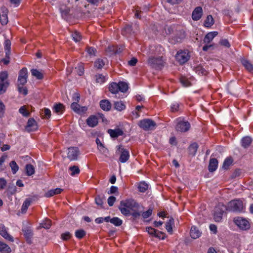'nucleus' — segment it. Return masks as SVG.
Here are the masks:
<instances>
[{
  "instance_id": "obj_1",
  "label": "nucleus",
  "mask_w": 253,
  "mask_h": 253,
  "mask_svg": "<svg viewBox=\"0 0 253 253\" xmlns=\"http://www.w3.org/2000/svg\"><path fill=\"white\" fill-rule=\"evenodd\" d=\"M138 204L132 199L122 201L120 202L119 210L125 215H130V210L133 211L134 208L138 207Z\"/></svg>"
},
{
  "instance_id": "obj_2",
  "label": "nucleus",
  "mask_w": 253,
  "mask_h": 253,
  "mask_svg": "<svg viewBox=\"0 0 253 253\" xmlns=\"http://www.w3.org/2000/svg\"><path fill=\"white\" fill-rule=\"evenodd\" d=\"M9 85L8 73L6 71L0 73V95L4 93Z\"/></svg>"
},
{
  "instance_id": "obj_3",
  "label": "nucleus",
  "mask_w": 253,
  "mask_h": 253,
  "mask_svg": "<svg viewBox=\"0 0 253 253\" xmlns=\"http://www.w3.org/2000/svg\"><path fill=\"white\" fill-rule=\"evenodd\" d=\"M226 209L227 211H241L243 209V202L239 200L231 201L228 204Z\"/></svg>"
},
{
  "instance_id": "obj_4",
  "label": "nucleus",
  "mask_w": 253,
  "mask_h": 253,
  "mask_svg": "<svg viewBox=\"0 0 253 253\" xmlns=\"http://www.w3.org/2000/svg\"><path fill=\"white\" fill-rule=\"evenodd\" d=\"M148 65L156 69H161L164 66V61L162 57H150L148 60Z\"/></svg>"
},
{
  "instance_id": "obj_5",
  "label": "nucleus",
  "mask_w": 253,
  "mask_h": 253,
  "mask_svg": "<svg viewBox=\"0 0 253 253\" xmlns=\"http://www.w3.org/2000/svg\"><path fill=\"white\" fill-rule=\"evenodd\" d=\"M190 57L189 52L187 50H179L175 55L176 61L181 65L187 62L189 60Z\"/></svg>"
},
{
  "instance_id": "obj_6",
  "label": "nucleus",
  "mask_w": 253,
  "mask_h": 253,
  "mask_svg": "<svg viewBox=\"0 0 253 253\" xmlns=\"http://www.w3.org/2000/svg\"><path fill=\"white\" fill-rule=\"evenodd\" d=\"M226 210V207L222 203H219L214 209V219L216 222H219L222 218L223 213L224 211Z\"/></svg>"
},
{
  "instance_id": "obj_7",
  "label": "nucleus",
  "mask_w": 253,
  "mask_h": 253,
  "mask_svg": "<svg viewBox=\"0 0 253 253\" xmlns=\"http://www.w3.org/2000/svg\"><path fill=\"white\" fill-rule=\"evenodd\" d=\"M139 126L145 130H153L156 126V124L151 119H146L139 122Z\"/></svg>"
},
{
  "instance_id": "obj_8",
  "label": "nucleus",
  "mask_w": 253,
  "mask_h": 253,
  "mask_svg": "<svg viewBox=\"0 0 253 253\" xmlns=\"http://www.w3.org/2000/svg\"><path fill=\"white\" fill-rule=\"evenodd\" d=\"M117 147V150L120 153L119 162L121 163L126 162L129 158V151L123 147L122 145L118 146Z\"/></svg>"
},
{
  "instance_id": "obj_9",
  "label": "nucleus",
  "mask_w": 253,
  "mask_h": 253,
  "mask_svg": "<svg viewBox=\"0 0 253 253\" xmlns=\"http://www.w3.org/2000/svg\"><path fill=\"white\" fill-rule=\"evenodd\" d=\"M190 127V125L187 121L178 120L176 124L175 129L177 131L184 132L188 131Z\"/></svg>"
},
{
  "instance_id": "obj_10",
  "label": "nucleus",
  "mask_w": 253,
  "mask_h": 253,
  "mask_svg": "<svg viewBox=\"0 0 253 253\" xmlns=\"http://www.w3.org/2000/svg\"><path fill=\"white\" fill-rule=\"evenodd\" d=\"M234 222L239 228L243 230H247L250 227L249 221L242 217H238L235 218Z\"/></svg>"
},
{
  "instance_id": "obj_11",
  "label": "nucleus",
  "mask_w": 253,
  "mask_h": 253,
  "mask_svg": "<svg viewBox=\"0 0 253 253\" xmlns=\"http://www.w3.org/2000/svg\"><path fill=\"white\" fill-rule=\"evenodd\" d=\"M28 71L26 68L24 67L20 70L18 78V84L23 85L27 82Z\"/></svg>"
},
{
  "instance_id": "obj_12",
  "label": "nucleus",
  "mask_w": 253,
  "mask_h": 253,
  "mask_svg": "<svg viewBox=\"0 0 253 253\" xmlns=\"http://www.w3.org/2000/svg\"><path fill=\"white\" fill-rule=\"evenodd\" d=\"M185 38V32L183 30H179L176 32L174 36L170 39V42L172 44L180 42Z\"/></svg>"
},
{
  "instance_id": "obj_13",
  "label": "nucleus",
  "mask_w": 253,
  "mask_h": 253,
  "mask_svg": "<svg viewBox=\"0 0 253 253\" xmlns=\"http://www.w3.org/2000/svg\"><path fill=\"white\" fill-rule=\"evenodd\" d=\"M38 128L37 123L35 120L33 118H30L27 123V125L25 126V130L30 132L31 131H35Z\"/></svg>"
},
{
  "instance_id": "obj_14",
  "label": "nucleus",
  "mask_w": 253,
  "mask_h": 253,
  "mask_svg": "<svg viewBox=\"0 0 253 253\" xmlns=\"http://www.w3.org/2000/svg\"><path fill=\"white\" fill-rule=\"evenodd\" d=\"M79 149L77 147H70L68 149V158L71 161L76 160L79 155Z\"/></svg>"
},
{
  "instance_id": "obj_15",
  "label": "nucleus",
  "mask_w": 253,
  "mask_h": 253,
  "mask_svg": "<svg viewBox=\"0 0 253 253\" xmlns=\"http://www.w3.org/2000/svg\"><path fill=\"white\" fill-rule=\"evenodd\" d=\"M203 15V9L201 6L196 7L192 13V19L198 21L201 19Z\"/></svg>"
},
{
  "instance_id": "obj_16",
  "label": "nucleus",
  "mask_w": 253,
  "mask_h": 253,
  "mask_svg": "<svg viewBox=\"0 0 253 253\" xmlns=\"http://www.w3.org/2000/svg\"><path fill=\"white\" fill-rule=\"evenodd\" d=\"M71 109L75 112L80 114L85 111L87 108L85 107H81L76 102H73L71 105Z\"/></svg>"
},
{
  "instance_id": "obj_17",
  "label": "nucleus",
  "mask_w": 253,
  "mask_h": 253,
  "mask_svg": "<svg viewBox=\"0 0 253 253\" xmlns=\"http://www.w3.org/2000/svg\"><path fill=\"white\" fill-rule=\"evenodd\" d=\"M86 124L91 127H94L98 124V119L94 115L90 116L86 121Z\"/></svg>"
},
{
  "instance_id": "obj_18",
  "label": "nucleus",
  "mask_w": 253,
  "mask_h": 253,
  "mask_svg": "<svg viewBox=\"0 0 253 253\" xmlns=\"http://www.w3.org/2000/svg\"><path fill=\"white\" fill-rule=\"evenodd\" d=\"M100 108L104 111H109L111 108V104L107 99L101 100L99 103Z\"/></svg>"
},
{
  "instance_id": "obj_19",
  "label": "nucleus",
  "mask_w": 253,
  "mask_h": 253,
  "mask_svg": "<svg viewBox=\"0 0 253 253\" xmlns=\"http://www.w3.org/2000/svg\"><path fill=\"white\" fill-rule=\"evenodd\" d=\"M218 35V32L216 31L208 33L204 39V42L206 44L210 43L213 38Z\"/></svg>"
},
{
  "instance_id": "obj_20",
  "label": "nucleus",
  "mask_w": 253,
  "mask_h": 253,
  "mask_svg": "<svg viewBox=\"0 0 253 253\" xmlns=\"http://www.w3.org/2000/svg\"><path fill=\"white\" fill-rule=\"evenodd\" d=\"M0 234L9 241H13L12 237L7 233L5 227L3 225H0Z\"/></svg>"
},
{
  "instance_id": "obj_21",
  "label": "nucleus",
  "mask_w": 253,
  "mask_h": 253,
  "mask_svg": "<svg viewBox=\"0 0 253 253\" xmlns=\"http://www.w3.org/2000/svg\"><path fill=\"white\" fill-rule=\"evenodd\" d=\"M218 161L216 159L212 158L210 159L208 167L209 170L210 172L214 171L217 168Z\"/></svg>"
},
{
  "instance_id": "obj_22",
  "label": "nucleus",
  "mask_w": 253,
  "mask_h": 253,
  "mask_svg": "<svg viewBox=\"0 0 253 253\" xmlns=\"http://www.w3.org/2000/svg\"><path fill=\"white\" fill-rule=\"evenodd\" d=\"M107 131L111 137L113 138H116L123 134V131L119 128L116 129H109Z\"/></svg>"
},
{
  "instance_id": "obj_23",
  "label": "nucleus",
  "mask_w": 253,
  "mask_h": 253,
  "mask_svg": "<svg viewBox=\"0 0 253 253\" xmlns=\"http://www.w3.org/2000/svg\"><path fill=\"white\" fill-rule=\"evenodd\" d=\"M242 65L250 73H253V65L249 60L243 59L241 60Z\"/></svg>"
},
{
  "instance_id": "obj_24",
  "label": "nucleus",
  "mask_w": 253,
  "mask_h": 253,
  "mask_svg": "<svg viewBox=\"0 0 253 253\" xmlns=\"http://www.w3.org/2000/svg\"><path fill=\"white\" fill-rule=\"evenodd\" d=\"M190 236L191 238L195 239L198 238L201 235V232L195 226H192L190 230Z\"/></svg>"
},
{
  "instance_id": "obj_25",
  "label": "nucleus",
  "mask_w": 253,
  "mask_h": 253,
  "mask_svg": "<svg viewBox=\"0 0 253 253\" xmlns=\"http://www.w3.org/2000/svg\"><path fill=\"white\" fill-rule=\"evenodd\" d=\"M24 235L26 239V240L28 243H31V239L32 238L33 234L31 229L29 228H26L22 230Z\"/></svg>"
},
{
  "instance_id": "obj_26",
  "label": "nucleus",
  "mask_w": 253,
  "mask_h": 253,
  "mask_svg": "<svg viewBox=\"0 0 253 253\" xmlns=\"http://www.w3.org/2000/svg\"><path fill=\"white\" fill-rule=\"evenodd\" d=\"M53 110L58 114H61L65 110L64 106L61 103L56 104L54 105Z\"/></svg>"
},
{
  "instance_id": "obj_27",
  "label": "nucleus",
  "mask_w": 253,
  "mask_h": 253,
  "mask_svg": "<svg viewBox=\"0 0 253 253\" xmlns=\"http://www.w3.org/2000/svg\"><path fill=\"white\" fill-rule=\"evenodd\" d=\"M10 248L6 244L0 241V252L1 253H9Z\"/></svg>"
},
{
  "instance_id": "obj_28",
  "label": "nucleus",
  "mask_w": 253,
  "mask_h": 253,
  "mask_svg": "<svg viewBox=\"0 0 253 253\" xmlns=\"http://www.w3.org/2000/svg\"><path fill=\"white\" fill-rule=\"evenodd\" d=\"M198 148V145L197 143H193L191 144L188 148L189 154L192 156H195L196 154Z\"/></svg>"
},
{
  "instance_id": "obj_29",
  "label": "nucleus",
  "mask_w": 253,
  "mask_h": 253,
  "mask_svg": "<svg viewBox=\"0 0 253 253\" xmlns=\"http://www.w3.org/2000/svg\"><path fill=\"white\" fill-rule=\"evenodd\" d=\"M10 46L11 42L8 40H6L4 42V49L5 50L6 57L9 58L10 55Z\"/></svg>"
},
{
  "instance_id": "obj_30",
  "label": "nucleus",
  "mask_w": 253,
  "mask_h": 253,
  "mask_svg": "<svg viewBox=\"0 0 253 253\" xmlns=\"http://www.w3.org/2000/svg\"><path fill=\"white\" fill-rule=\"evenodd\" d=\"M214 24V20L212 16L211 15H208L205 22H204V26L206 27H211Z\"/></svg>"
},
{
  "instance_id": "obj_31",
  "label": "nucleus",
  "mask_w": 253,
  "mask_h": 253,
  "mask_svg": "<svg viewBox=\"0 0 253 253\" xmlns=\"http://www.w3.org/2000/svg\"><path fill=\"white\" fill-rule=\"evenodd\" d=\"M252 140L249 136L244 137L242 139V146L244 148L248 147L251 144Z\"/></svg>"
},
{
  "instance_id": "obj_32",
  "label": "nucleus",
  "mask_w": 253,
  "mask_h": 253,
  "mask_svg": "<svg viewBox=\"0 0 253 253\" xmlns=\"http://www.w3.org/2000/svg\"><path fill=\"white\" fill-rule=\"evenodd\" d=\"M119 86L118 84L116 83H111L109 86V91L114 94H115L119 91Z\"/></svg>"
},
{
  "instance_id": "obj_33",
  "label": "nucleus",
  "mask_w": 253,
  "mask_h": 253,
  "mask_svg": "<svg viewBox=\"0 0 253 253\" xmlns=\"http://www.w3.org/2000/svg\"><path fill=\"white\" fill-rule=\"evenodd\" d=\"M26 173L27 175L31 176L35 173V168L31 164H27L25 167Z\"/></svg>"
},
{
  "instance_id": "obj_34",
  "label": "nucleus",
  "mask_w": 253,
  "mask_h": 253,
  "mask_svg": "<svg viewBox=\"0 0 253 253\" xmlns=\"http://www.w3.org/2000/svg\"><path fill=\"white\" fill-rule=\"evenodd\" d=\"M132 33V27L130 25H126L122 31V33L123 35L127 36L131 35Z\"/></svg>"
},
{
  "instance_id": "obj_35",
  "label": "nucleus",
  "mask_w": 253,
  "mask_h": 253,
  "mask_svg": "<svg viewBox=\"0 0 253 253\" xmlns=\"http://www.w3.org/2000/svg\"><path fill=\"white\" fill-rule=\"evenodd\" d=\"M126 106L122 101H117L114 103V108L119 111L124 110Z\"/></svg>"
},
{
  "instance_id": "obj_36",
  "label": "nucleus",
  "mask_w": 253,
  "mask_h": 253,
  "mask_svg": "<svg viewBox=\"0 0 253 253\" xmlns=\"http://www.w3.org/2000/svg\"><path fill=\"white\" fill-rule=\"evenodd\" d=\"M174 223V219L172 218H171L169 219V220L166 223V228L168 232L170 234H172V226Z\"/></svg>"
},
{
  "instance_id": "obj_37",
  "label": "nucleus",
  "mask_w": 253,
  "mask_h": 253,
  "mask_svg": "<svg viewBox=\"0 0 253 253\" xmlns=\"http://www.w3.org/2000/svg\"><path fill=\"white\" fill-rule=\"evenodd\" d=\"M105 198L104 195H97L95 198V203L101 208H103V200H105Z\"/></svg>"
},
{
  "instance_id": "obj_38",
  "label": "nucleus",
  "mask_w": 253,
  "mask_h": 253,
  "mask_svg": "<svg viewBox=\"0 0 253 253\" xmlns=\"http://www.w3.org/2000/svg\"><path fill=\"white\" fill-rule=\"evenodd\" d=\"M69 170L71 172L70 174L72 176L78 174L80 172L79 168L77 166H73L69 167Z\"/></svg>"
},
{
  "instance_id": "obj_39",
  "label": "nucleus",
  "mask_w": 253,
  "mask_h": 253,
  "mask_svg": "<svg viewBox=\"0 0 253 253\" xmlns=\"http://www.w3.org/2000/svg\"><path fill=\"white\" fill-rule=\"evenodd\" d=\"M105 65V62L102 59L98 58L94 62V67L97 69H101Z\"/></svg>"
},
{
  "instance_id": "obj_40",
  "label": "nucleus",
  "mask_w": 253,
  "mask_h": 253,
  "mask_svg": "<svg viewBox=\"0 0 253 253\" xmlns=\"http://www.w3.org/2000/svg\"><path fill=\"white\" fill-rule=\"evenodd\" d=\"M31 202V200L30 199H26L25 200L21 207L22 212H26L28 207L30 205Z\"/></svg>"
},
{
  "instance_id": "obj_41",
  "label": "nucleus",
  "mask_w": 253,
  "mask_h": 253,
  "mask_svg": "<svg viewBox=\"0 0 253 253\" xmlns=\"http://www.w3.org/2000/svg\"><path fill=\"white\" fill-rule=\"evenodd\" d=\"M118 85L119 86V91H120L122 92H125L127 90L128 85L126 83L120 82L118 83Z\"/></svg>"
},
{
  "instance_id": "obj_42",
  "label": "nucleus",
  "mask_w": 253,
  "mask_h": 253,
  "mask_svg": "<svg viewBox=\"0 0 253 253\" xmlns=\"http://www.w3.org/2000/svg\"><path fill=\"white\" fill-rule=\"evenodd\" d=\"M32 76L36 77L38 79L41 80L43 78L42 74L37 69H32L31 70Z\"/></svg>"
},
{
  "instance_id": "obj_43",
  "label": "nucleus",
  "mask_w": 253,
  "mask_h": 253,
  "mask_svg": "<svg viewBox=\"0 0 253 253\" xmlns=\"http://www.w3.org/2000/svg\"><path fill=\"white\" fill-rule=\"evenodd\" d=\"M233 160L231 158H226L223 164L222 168L224 169H227L232 164Z\"/></svg>"
},
{
  "instance_id": "obj_44",
  "label": "nucleus",
  "mask_w": 253,
  "mask_h": 253,
  "mask_svg": "<svg viewBox=\"0 0 253 253\" xmlns=\"http://www.w3.org/2000/svg\"><path fill=\"white\" fill-rule=\"evenodd\" d=\"M110 222L117 226H119L122 224V220L117 217L111 218Z\"/></svg>"
},
{
  "instance_id": "obj_45",
  "label": "nucleus",
  "mask_w": 253,
  "mask_h": 253,
  "mask_svg": "<svg viewBox=\"0 0 253 253\" xmlns=\"http://www.w3.org/2000/svg\"><path fill=\"white\" fill-rule=\"evenodd\" d=\"M11 168L12 172L15 174L19 169V167L14 161H12L9 164Z\"/></svg>"
},
{
  "instance_id": "obj_46",
  "label": "nucleus",
  "mask_w": 253,
  "mask_h": 253,
  "mask_svg": "<svg viewBox=\"0 0 253 253\" xmlns=\"http://www.w3.org/2000/svg\"><path fill=\"white\" fill-rule=\"evenodd\" d=\"M148 188V185L145 182H141L138 186L139 191L141 192H145L147 190Z\"/></svg>"
},
{
  "instance_id": "obj_47",
  "label": "nucleus",
  "mask_w": 253,
  "mask_h": 253,
  "mask_svg": "<svg viewBox=\"0 0 253 253\" xmlns=\"http://www.w3.org/2000/svg\"><path fill=\"white\" fill-rule=\"evenodd\" d=\"M195 71L199 75H205L207 74L206 70L201 66L195 67Z\"/></svg>"
},
{
  "instance_id": "obj_48",
  "label": "nucleus",
  "mask_w": 253,
  "mask_h": 253,
  "mask_svg": "<svg viewBox=\"0 0 253 253\" xmlns=\"http://www.w3.org/2000/svg\"><path fill=\"white\" fill-rule=\"evenodd\" d=\"M85 234L86 233L83 229H79L75 231V236L79 239H82Z\"/></svg>"
},
{
  "instance_id": "obj_49",
  "label": "nucleus",
  "mask_w": 253,
  "mask_h": 253,
  "mask_svg": "<svg viewBox=\"0 0 253 253\" xmlns=\"http://www.w3.org/2000/svg\"><path fill=\"white\" fill-rule=\"evenodd\" d=\"M19 112L23 116L27 117L29 116L30 113L27 110L25 106H21L19 109Z\"/></svg>"
},
{
  "instance_id": "obj_50",
  "label": "nucleus",
  "mask_w": 253,
  "mask_h": 253,
  "mask_svg": "<svg viewBox=\"0 0 253 253\" xmlns=\"http://www.w3.org/2000/svg\"><path fill=\"white\" fill-rule=\"evenodd\" d=\"M180 82L184 87H188L191 85V83L189 80L184 77H181L180 78Z\"/></svg>"
},
{
  "instance_id": "obj_51",
  "label": "nucleus",
  "mask_w": 253,
  "mask_h": 253,
  "mask_svg": "<svg viewBox=\"0 0 253 253\" xmlns=\"http://www.w3.org/2000/svg\"><path fill=\"white\" fill-rule=\"evenodd\" d=\"M0 22L2 25H5L7 23L8 17L6 13L0 14Z\"/></svg>"
},
{
  "instance_id": "obj_52",
  "label": "nucleus",
  "mask_w": 253,
  "mask_h": 253,
  "mask_svg": "<svg viewBox=\"0 0 253 253\" xmlns=\"http://www.w3.org/2000/svg\"><path fill=\"white\" fill-rule=\"evenodd\" d=\"M72 37H73V40L76 42H80L82 39V36H81L80 33H79L77 31H75L73 33Z\"/></svg>"
},
{
  "instance_id": "obj_53",
  "label": "nucleus",
  "mask_w": 253,
  "mask_h": 253,
  "mask_svg": "<svg viewBox=\"0 0 253 253\" xmlns=\"http://www.w3.org/2000/svg\"><path fill=\"white\" fill-rule=\"evenodd\" d=\"M96 81L99 84H102L106 81V77L102 74H97L95 76Z\"/></svg>"
},
{
  "instance_id": "obj_54",
  "label": "nucleus",
  "mask_w": 253,
  "mask_h": 253,
  "mask_svg": "<svg viewBox=\"0 0 253 253\" xmlns=\"http://www.w3.org/2000/svg\"><path fill=\"white\" fill-rule=\"evenodd\" d=\"M180 104L177 102L173 103L170 106V110L172 112H176L180 110Z\"/></svg>"
},
{
  "instance_id": "obj_55",
  "label": "nucleus",
  "mask_w": 253,
  "mask_h": 253,
  "mask_svg": "<svg viewBox=\"0 0 253 253\" xmlns=\"http://www.w3.org/2000/svg\"><path fill=\"white\" fill-rule=\"evenodd\" d=\"M79 76H82L84 73V67L83 66V64L81 63L78 65L77 67L75 68Z\"/></svg>"
},
{
  "instance_id": "obj_56",
  "label": "nucleus",
  "mask_w": 253,
  "mask_h": 253,
  "mask_svg": "<svg viewBox=\"0 0 253 253\" xmlns=\"http://www.w3.org/2000/svg\"><path fill=\"white\" fill-rule=\"evenodd\" d=\"M72 237V235L69 232L63 233L61 235V238L63 240L67 241Z\"/></svg>"
},
{
  "instance_id": "obj_57",
  "label": "nucleus",
  "mask_w": 253,
  "mask_h": 253,
  "mask_svg": "<svg viewBox=\"0 0 253 253\" xmlns=\"http://www.w3.org/2000/svg\"><path fill=\"white\" fill-rule=\"evenodd\" d=\"M51 225V221L49 219H45L42 223V227L45 229H49Z\"/></svg>"
},
{
  "instance_id": "obj_58",
  "label": "nucleus",
  "mask_w": 253,
  "mask_h": 253,
  "mask_svg": "<svg viewBox=\"0 0 253 253\" xmlns=\"http://www.w3.org/2000/svg\"><path fill=\"white\" fill-rule=\"evenodd\" d=\"M86 51H87V53L90 56H95L96 52V50L95 48L89 46H87L86 47Z\"/></svg>"
},
{
  "instance_id": "obj_59",
  "label": "nucleus",
  "mask_w": 253,
  "mask_h": 253,
  "mask_svg": "<svg viewBox=\"0 0 253 253\" xmlns=\"http://www.w3.org/2000/svg\"><path fill=\"white\" fill-rule=\"evenodd\" d=\"M18 90L19 93L26 95L28 93V90L26 87H23V85L18 84Z\"/></svg>"
},
{
  "instance_id": "obj_60",
  "label": "nucleus",
  "mask_w": 253,
  "mask_h": 253,
  "mask_svg": "<svg viewBox=\"0 0 253 253\" xmlns=\"http://www.w3.org/2000/svg\"><path fill=\"white\" fill-rule=\"evenodd\" d=\"M152 211V209H149L147 211L143 212L141 215L144 218H147L151 215Z\"/></svg>"
},
{
  "instance_id": "obj_61",
  "label": "nucleus",
  "mask_w": 253,
  "mask_h": 253,
  "mask_svg": "<svg viewBox=\"0 0 253 253\" xmlns=\"http://www.w3.org/2000/svg\"><path fill=\"white\" fill-rule=\"evenodd\" d=\"M116 198L114 196H110L107 200L108 204L109 206H113L116 201Z\"/></svg>"
},
{
  "instance_id": "obj_62",
  "label": "nucleus",
  "mask_w": 253,
  "mask_h": 253,
  "mask_svg": "<svg viewBox=\"0 0 253 253\" xmlns=\"http://www.w3.org/2000/svg\"><path fill=\"white\" fill-rule=\"evenodd\" d=\"M6 184L7 182L4 178H0V190L3 189Z\"/></svg>"
},
{
  "instance_id": "obj_63",
  "label": "nucleus",
  "mask_w": 253,
  "mask_h": 253,
  "mask_svg": "<svg viewBox=\"0 0 253 253\" xmlns=\"http://www.w3.org/2000/svg\"><path fill=\"white\" fill-rule=\"evenodd\" d=\"M220 44L223 46H224L226 47H229L230 46V43L226 39H222L220 40L219 42Z\"/></svg>"
},
{
  "instance_id": "obj_64",
  "label": "nucleus",
  "mask_w": 253,
  "mask_h": 253,
  "mask_svg": "<svg viewBox=\"0 0 253 253\" xmlns=\"http://www.w3.org/2000/svg\"><path fill=\"white\" fill-rule=\"evenodd\" d=\"M80 99V95L78 92H75L73 95V100L74 102H78Z\"/></svg>"
}]
</instances>
